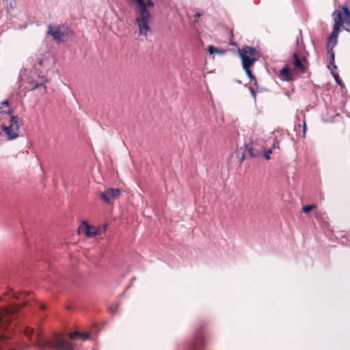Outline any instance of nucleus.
Here are the masks:
<instances>
[{"mask_svg":"<svg viewBox=\"0 0 350 350\" xmlns=\"http://www.w3.org/2000/svg\"><path fill=\"white\" fill-rule=\"evenodd\" d=\"M332 75L334 76V79H335V81L336 82L338 83V84H341L342 81L339 78V76L338 75V73L336 72H332Z\"/></svg>","mask_w":350,"mask_h":350,"instance_id":"obj_21","label":"nucleus"},{"mask_svg":"<svg viewBox=\"0 0 350 350\" xmlns=\"http://www.w3.org/2000/svg\"><path fill=\"white\" fill-rule=\"evenodd\" d=\"M200 16H201V14L197 12V13L195 14L194 17L195 18H199Z\"/></svg>","mask_w":350,"mask_h":350,"instance_id":"obj_30","label":"nucleus"},{"mask_svg":"<svg viewBox=\"0 0 350 350\" xmlns=\"http://www.w3.org/2000/svg\"><path fill=\"white\" fill-rule=\"evenodd\" d=\"M10 306H15L18 308V310L16 311V317H18V310L20 308V307H22V306H18V305H16V304H10ZM23 306H25V304H23Z\"/></svg>","mask_w":350,"mask_h":350,"instance_id":"obj_27","label":"nucleus"},{"mask_svg":"<svg viewBox=\"0 0 350 350\" xmlns=\"http://www.w3.org/2000/svg\"><path fill=\"white\" fill-rule=\"evenodd\" d=\"M0 120L2 121L1 129L10 140L19 136L18 131L21 125L17 116L12 115L10 110L4 111L3 107L0 106Z\"/></svg>","mask_w":350,"mask_h":350,"instance_id":"obj_3","label":"nucleus"},{"mask_svg":"<svg viewBox=\"0 0 350 350\" xmlns=\"http://www.w3.org/2000/svg\"><path fill=\"white\" fill-rule=\"evenodd\" d=\"M18 347H19L20 348H24V347H25L26 346H25V345H18Z\"/></svg>","mask_w":350,"mask_h":350,"instance_id":"obj_33","label":"nucleus"},{"mask_svg":"<svg viewBox=\"0 0 350 350\" xmlns=\"http://www.w3.org/2000/svg\"><path fill=\"white\" fill-rule=\"evenodd\" d=\"M244 159H245V155H244V154H243V155L241 158V162H243Z\"/></svg>","mask_w":350,"mask_h":350,"instance_id":"obj_32","label":"nucleus"},{"mask_svg":"<svg viewBox=\"0 0 350 350\" xmlns=\"http://www.w3.org/2000/svg\"><path fill=\"white\" fill-rule=\"evenodd\" d=\"M278 144H279V142H278V141L274 142H273V148H275V147L279 148V146H278Z\"/></svg>","mask_w":350,"mask_h":350,"instance_id":"obj_29","label":"nucleus"},{"mask_svg":"<svg viewBox=\"0 0 350 350\" xmlns=\"http://www.w3.org/2000/svg\"><path fill=\"white\" fill-rule=\"evenodd\" d=\"M279 77L281 80L284 81H294L295 79V77L291 73L287 66H286L280 70Z\"/></svg>","mask_w":350,"mask_h":350,"instance_id":"obj_10","label":"nucleus"},{"mask_svg":"<svg viewBox=\"0 0 350 350\" xmlns=\"http://www.w3.org/2000/svg\"><path fill=\"white\" fill-rule=\"evenodd\" d=\"M314 207H315V205H313V204L306 205L303 207V212H304L306 213H309Z\"/></svg>","mask_w":350,"mask_h":350,"instance_id":"obj_20","label":"nucleus"},{"mask_svg":"<svg viewBox=\"0 0 350 350\" xmlns=\"http://www.w3.org/2000/svg\"><path fill=\"white\" fill-rule=\"evenodd\" d=\"M327 53L329 56V63L332 66L334 69L337 68V66L334 64L335 62V54L334 52V48H327Z\"/></svg>","mask_w":350,"mask_h":350,"instance_id":"obj_14","label":"nucleus"},{"mask_svg":"<svg viewBox=\"0 0 350 350\" xmlns=\"http://www.w3.org/2000/svg\"><path fill=\"white\" fill-rule=\"evenodd\" d=\"M8 104H9V102L8 100H5L1 103V105L5 106V107H7L8 105Z\"/></svg>","mask_w":350,"mask_h":350,"instance_id":"obj_28","label":"nucleus"},{"mask_svg":"<svg viewBox=\"0 0 350 350\" xmlns=\"http://www.w3.org/2000/svg\"><path fill=\"white\" fill-rule=\"evenodd\" d=\"M43 79H44V77H42V82H41V83H40V84H36V85H35V88H39V87H43L44 92H46V86H45V85H44V84H43V83H44L45 81H44V80H43Z\"/></svg>","mask_w":350,"mask_h":350,"instance_id":"obj_24","label":"nucleus"},{"mask_svg":"<svg viewBox=\"0 0 350 350\" xmlns=\"http://www.w3.org/2000/svg\"><path fill=\"white\" fill-rule=\"evenodd\" d=\"M204 340L201 337H198L195 339L192 345L191 346V350H200L201 347L203 345Z\"/></svg>","mask_w":350,"mask_h":350,"instance_id":"obj_15","label":"nucleus"},{"mask_svg":"<svg viewBox=\"0 0 350 350\" xmlns=\"http://www.w3.org/2000/svg\"><path fill=\"white\" fill-rule=\"evenodd\" d=\"M252 65L253 64L252 61H245V64H242L247 77L251 79L252 81H254V85L258 87L257 79L250 69V66Z\"/></svg>","mask_w":350,"mask_h":350,"instance_id":"obj_11","label":"nucleus"},{"mask_svg":"<svg viewBox=\"0 0 350 350\" xmlns=\"http://www.w3.org/2000/svg\"><path fill=\"white\" fill-rule=\"evenodd\" d=\"M344 17L342 16V12L336 10L332 16L334 19V29L327 39L326 48H334L337 44L338 36L340 28L344 23L350 24V12L347 7L342 8Z\"/></svg>","mask_w":350,"mask_h":350,"instance_id":"obj_4","label":"nucleus"},{"mask_svg":"<svg viewBox=\"0 0 350 350\" xmlns=\"http://www.w3.org/2000/svg\"><path fill=\"white\" fill-rule=\"evenodd\" d=\"M306 122H304V134L306 133Z\"/></svg>","mask_w":350,"mask_h":350,"instance_id":"obj_31","label":"nucleus"},{"mask_svg":"<svg viewBox=\"0 0 350 350\" xmlns=\"http://www.w3.org/2000/svg\"><path fill=\"white\" fill-rule=\"evenodd\" d=\"M81 333L79 332H71L68 334L69 336V338L70 339H76V338H81Z\"/></svg>","mask_w":350,"mask_h":350,"instance_id":"obj_19","label":"nucleus"},{"mask_svg":"<svg viewBox=\"0 0 350 350\" xmlns=\"http://www.w3.org/2000/svg\"><path fill=\"white\" fill-rule=\"evenodd\" d=\"M121 191L119 189L109 188L100 193L101 199L107 204H111V200L119 197Z\"/></svg>","mask_w":350,"mask_h":350,"instance_id":"obj_9","label":"nucleus"},{"mask_svg":"<svg viewBox=\"0 0 350 350\" xmlns=\"http://www.w3.org/2000/svg\"><path fill=\"white\" fill-rule=\"evenodd\" d=\"M118 304L117 303H113L109 307V310L111 313L114 314L118 310Z\"/></svg>","mask_w":350,"mask_h":350,"instance_id":"obj_18","label":"nucleus"},{"mask_svg":"<svg viewBox=\"0 0 350 350\" xmlns=\"http://www.w3.org/2000/svg\"><path fill=\"white\" fill-rule=\"evenodd\" d=\"M249 90H250L253 98H254V100H256V90H255L253 86H250L249 88Z\"/></svg>","mask_w":350,"mask_h":350,"instance_id":"obj_23","label":"nucleus"},{"mask_svg":"<svg viewBox=\"0 0 350 350\" xmlns=\"http://www.w3.org/2000/svg\"><path fill=\"white\" fill-rule=\"evenodd\" d=\"M107 224H104L101 227L96 228L91 226L86 221H83L82 224L79 228V232L85 234L86 237L92 238L96 235H101L105 234L107 231Z\"/></svg>","mask_w":350,"mask_h":350,"instance_id":"obj_6","label":"nucleus"},{"mask_svg":"<svg viewBox=\"0 0 350 350\" xmlns=\"http://www.w3.org/2000/svg\"><path fill=\"white\" fill-rule=\"evenodd\" d=\"M245 148L247 150L250 156L252 158L258 157L261 155V152L259 150L255 149L252 145L246 144Z\"/></svg>","mask_w":350,"mask_h":350,"instance_id":"obj_13","label":"nucleus"},{"mask_svg":"<svg viewBox=\"0 0 350 350\" xmlns=\"http://www.w3.org/2000/svg\"><path fill=\"white\" fill-rule=\"evenodd\" d=\"M9 294H12V296L13 297H15L16 299L21 298V295H18L16 293L14 292L12 289L10 290Z\"/></svg>","mask_w":350,"mask_h":350,"instance_id":"obj_26","label":"nucleus"},{"mask_svg":"<svg viewBox=\"0 0 350 350\" xmlns=\"http://www.w3.org/2000/svg\"><path fill=\"white\" fill-rule=\"evenodd\" d=\"M208 51L209 52V53L211 55L215 53H219V54H224V50H219L217 48L215 47L214 46H209L208 47Z\"/></svg>","mask_w":350,"mask_h":350,"instance_id":"obj_17","label":"nucleus"},{"mask_svg":"<svg viewBox=\"0 0 350 350\" xmlns=\"http://www.w3.org/2000/svg\"><path fill=\"white\" fill-rule=\"evenodd\" d=\"M272 152L271 150H269L265 152L264 157L267 160L270 159V154Z\"/></svg>","mask_w":350,"mask_h":350,"instance_id":"obj_25","label":"nucleus"},{"mask_svg":"<svg viewBox=\"0 0 350 350\" xmlns=\"http://www.w3.org/2000/svg\"><path fill=\"white\" fill-rule=\"evenodd\" d=\"M17 310L15 306H8L0 309V350H15L14 344L16 340L12 338L10 329H5L8 323L16 319Z\"/></svg>","mask_w":350,"mask_h":350,"instance_id":"obj_1","label":"nucleus"},{"mask_svg":"<svg viewBox=\"0 0 350 350\" xmlns=\"http://www.w3.org/2000/svg\"><path fill=\"white\" fill-rule=\"evenodd\" d=\"M293 57L294 59L293 66L295 70H300L302 73H304L306 68L304 66L301 59H299V55L297 53H293Z\"/></svg>","mask_w":350,"mask_h":350,"instance_id":"obj_12","label":"nucleus"},{"mask_svg":"<svg viewBox=\"0 0 350 350\" xmlns=\"http://www.w3.org/2000/svg\"><path fill=\"white\" fill-rule=\"evenodd\" d=\"M35 336H36V340H37L38 339V334H36Z\"/></svg>","mask_w":350,"mask_h":350,"instance_id":"obj_35","label":"nucleus"},{"mask_svg":"<svg viewBox=\"0 0 350 350\" xmlns=\"http://www.w3.org/2000/svg\"><path fill=\"white\" fill-rule=\"evenodd\" d=\"M69 31V29L64 26L53 27L49 25L48 27L47 33L49 35H51L57 43H59L66 36H68Z\"/></svg>","mask_w":350,"mask_h":350,"instance_id":"obj_8","label":"nucleus"},{"mask_svg":"<svg viewBox=\"0 0 350 350\" xmlns=\"http://www.w3.org/2000/svg\"><path fill=\"white\" fill-rule=\"evenodd\" d=\"M345 30L348 31V32H350V30L349 29H347V28H345Z\"/></svg>","mask_w":350,"mask_h":350,"instance_id":"obj_34","label":"nucleus"},{"mask_svg":"<svg viewBox=\"0 0 350 350\" xmlns=\"http://www.w3.org/2000/svg\"><path fill=\"white\" fill-rule=\"evenodd\" d=\"M239 53L242 60V64H245V61H252L254 64L259 56L255 48L248 46H244L242 49H239Z\"/></svg>","mask_w":350,"mask_h":350,"instance_id":"obj_7","label":"nucleus"},{"mask_svg":"<svg viewBox=\"0 0 350 350\" xmlns=\"http://www.w3.org/2000/svg\"><path fill=\"white\" fill-rule=\"evenodd\" d=\"M21 330L23 332L24 334L28 338H31L34 334L33 329L29 327L26 326L22 327Z\"/></svg>","mask_w":350,"mask_h":350,"instance_id":"obj_16","label":"nucleus"},{"mask_svg":"<svg viewBox=\"0 0 350 350\" xmlns=\"http://www.w3.org/2000/svg\"><path fill=\"white\" fill-rule=\"evenodd\" d=\"M139 6L138 16L135 18V25L139 29V36L147 37L148 33L151 32V28L149 26L150 20V13L148 10V7H153L154 3L151 0H135Z\"/></svg>","mask_w":350,"mask_h":350,"instance_id":"obj_2","label":"nucleus"},{"mask_svg":"<svg viewBox=\"0 0 350 350\" xmlns=\"http://www.w3.org/2000/svg\"><path fill=\"white\" fill-rule=\"evenodd\" d=\"M90 338V334L89 332L81 333V338L83 340H88Z\"/></svg>","mask_w":350,"mask_h":350,"instance_id":"obj_22","label":"nucleus"},{"mask_svg":"<svg viewBox=\"0 0 350 350\" xmlns=\"http://www.w3.org/2000/svg\"><path fill=\"white\" fill-rule=\"evenodd\" d=\"M43 348H51L55 350H73V344L60 334H55L49 340L41 345Z\"/></svg>","mask_w":350,"mask_h":350,"instance_id":"obj_5","label":"nucleus"}]
</instances>
